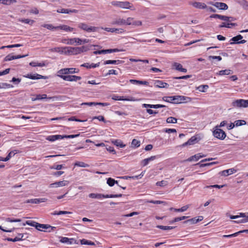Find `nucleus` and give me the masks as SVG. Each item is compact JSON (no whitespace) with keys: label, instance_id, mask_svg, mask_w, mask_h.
Listing matches in <instances>:
<instances>
[{"label":"nucleus","instance_id":"f704fd0d","mask_svg":"<svg viewBox=\"0 0 248 248\" xmlns=\"http://www.w3.org/2000/svg\"><path fill=\"white\" fill-rule=\"evenodd\" d=\"M199 159H200V156H198V154H197L196 155H192V156H190V157H189L187 159L185 160V161L191 162V161H194V160L197 161Z\"/></svg>","mask_w":248,"mask_h":248},{"label":"nucleus","instance_id":"bf43d9fd","mask_svg":"<svg viewBox=\"0 0 248 248\" xmlns=\"http://www.w3.org/2000/svg\"><path fill=\"white\" fill-rule=\"evenodd\" d=\"M13 86L7 83H0V89L12 87Z\"/></svg>","mask_w":248,"mask_h":248},{"label":"nucleus","instance_id":"5701e85b","mask_svg":"<svg viewBox=\"0 0 248 248\" xmlns=\"http://www.w3.org/2000/svg\"><path fill=\"white\" fill-rule=\"evenodd\" d=\"M46 201V199L45 198L42 199H33L28 200L26 202V203H39L42 202H45Z\"/></svg>","mask_w":248,"mask_h":248},{"label":"nucleus","instance_id":"13d9d810","mask_svg":"<svg viewBox=\"0 0 248 248\" xmlns=\"http://www.w3.org/2000/svg\"><path fill=\"white\" fill-rule=\"evenodd\" d=\"M133 20V17H128L124 19V25H131Z\"/></svg>","mask_w":248,"mask_h":248},{"label":"nucleus","instance_id":"4c0bfd02","mask_svg":"<svg viewBox=\"0 0 248 248\" xmlns=\"http://www.w3.org/2000/svg\"><path fill=\"white\" fill-rule=\"evenodd\" d=\"M121 50L117 49V48H114V49H103L102 52L103 54H107V53H110L112 52H119Z\"/></svg>","mask_w":248,"mask_h":248},{"label":"nucleus","instance_id":"ddd939ff","mask_svg":"<svg viewBox=\"0 0 248 248\" xmlns=\"http://www.w3.org/2000/svg\"><path fill=\"white\" fill-rule=\"evenodd\" d=\"M210 4L215 6L217 8L219 9V10H227L228 8V5L223 2H210L209 3Z\"/></svg>","mask_w":248,"mask_h":248},{"label":"nucleus","instance_id":"c85d7f7f","mask_svg":"<svg viewBox=\"0 0 248 248\" xmlns=\"http://www.w3.org/2000/svg\"><path fill=\"white\" fill-rule=\"evenodd\" d=\"M156 158V156H152L150 157L145 158L142 161L141 164L143 166H146L150 161H153Z\"/></svg>","mask_w":248,"mask_h":248},{"label":"nucleus","instance_id":"f257e3e1","mask_svg":"<svg viewBox=\"0 0 248 248\" xmlns=\"http://www.w3.org/2000/svg\"><path fill=\"white\" fill-rule=\"evenodd\" d=\"M90 42L89 39H81L79 38H74L68 39H64L62 41V42L67 45H73L76 43L77 45H80L83 44L88 43Z\"/></svg>","mask_w":248,"mask_h":248},{"label":"nucleus","instance_id":"8fccbe9b","mask_svg":"<svg viewBox=\"0 0 248 248\" xmlns=\"http://www.w3.org/2000/svg\"><path fill=\"white\" fill-rule=\"evenodd\" d=\"M157 228L163 230H171L174 229L175 226H164L162 225H157L156 226Z\"/></svg>","mask_w":248,"mask_h":248},{"label":"nucleus","instance_id":"e433bc0d","mask_svg":"<svg viewBox=\"0 0 248 248\" xmlns=\"http://www.w3.org/2000/svg\"><path fill=\"white\" fill-rule=\"evenodd\" d=\"M107 184L109 186H112L114 185V184L118 185V182L117 181L115 180L114 179L111 178H108L107 179Z\"/></svg>","mask_w":248,"mask_h":248},{"label":"nucleus","instance_id":"a18cd8bd","mask_svg":"<svg viewBox=\"0 0 248 248\" xmlns=\"http://www.w3.org/2000/svg\"><path fill=\"white\" fill-rule=\"evenodd\" d=\"M80 243L82 245H95L94 242H92L91 241L86 240L85 239H83L81 240Z\"/></svg>","mask_w":248,"mask_h":248},{"label":"nucleus","instance_id":"37998d69","mask_svg":"<svg viewBox=\"0 0 248 248\" xmlns=\"http://www.w3.org/2000/svg\"><path fill=\"white\" fill-rule=\"evenodd\" d=\"M235 23H226L225 22H222L221 23V24H220L219 26V27L220 28H231V26H235Z\"/></svg>","mask_w":248,"mask_h":248},{"label":"nucleus","instance_id":"bb28decb","mask_svg":"<svg viewBox=\"0 0 248 248\" xmlns=\"http://www.w3.org/2000/svg\"><path fill=\"white\" fill-rule=\"evenodd\" d=\"M129 82L134 84H140V85H148V82L146 81H141V80H138L136 79H130L129 80Z\"/></svg>","mask_w":248,"mask_h":248},{"label":"nucleus","instance_id":"e2e57ef3","mask_svg":"<svg viewBox=\"0 0 248 248\" xmlns=\"http://www.w3.org/2000/svg\"><path fill=\"white\" fill-rule=\"evenodd\" d=\"M15 56H13L12 54H9L5 57L4 61H10L15 60Z\"/></svg>","mask_w":248,"mask_h":248},{"label":"nucleus","instance_id":"423d86ee","mask_svg":"<svg viewBox=\"0 0 248 248\" xmlns=\"http://www.w3.org/2000/svg\"><path fill=\"white\" fill-rule=\"evenodd\" d=\"M232 106L234 108H247L248 107V100L242 99L235 100L232 102Z\"/></svg>","mask_w":248,"mask_h":248},{"label":"nucleus","instance_id":"49530a36","mask_svg":"<svg viewBox=\"0 0 248 248\" xmlns=\"http://www.w3.org/2000/svg\"><path fill=\"white\" fill-rule=\"evenodd\" d=\"M177 119L173 117H168L166 120V122L168 124H176L177 123Z\"/></svg>","mask_w":248,"mask_h":248},{"label":"nucleus","instance_id":"9b49d317","mask_svg":"<svg viewBox=\"0 0 248 248\" xmlns=\"http://www.w3.org/2000/svg\"><path fill=\"white\" fill-rule=\"evenodd\" d=\"M243 38V37L241 35H240V34L237 35L236 36L232 37L230 41H232V42H231L230 44L232 45V44H244L246 42V40H242Z\"/></svg>","mask_w":248,"mask_h":248},{"label":"nucleus","instance_id":"c756f323","mask_svg":"<svg viewBox=\"0 0 248 248\" xmlns=\"http://www.w3.org/2000/svg\"><path fill=\"white\" fill-rule=\"evenodd\" d=\"M189 205H186L185 206L182 207L181 208H179V209L170 208V210H174L175 212H184V211H186V210H187V209L189 208Z\"/></svg>","mask_w":248,"mask_h":248},{"label":"nucleus","instance_id":"0eeeda50","mask_svg":"<svg viewBox=\"0 0 248 248\" xmlns=\"http://www.w3.org/2000/svg\"><path fill=\"white\" fill-rule=\"evenodd\" d=\"M174 104H180L190 102L191 98L183 95L174 96Z\"/></svg>","mask_w":248,"mask_h":248},{"label":"nucleus","instance_id":"b1692460","mask_svg":"<svg viewBox=\"0 0 248 248\" xmlns=\"http://www.w3.org/2000/svg\"><path fill=\"white\" fill-rule=\"evenodd\" d=\"M143 108H164L166 106L163 105H160V104H156V105H151V104H143L142 105Z\"/></svg>","mask_w":248,"mask_h":248},{"label":"nucleus","instance_id":"1a4fd4ad","mask_svg":"<svg viewBox=\"0 0 248 248\" xmlns=\"http://www.w3.org/2000/svg\"><path fill=\"white\" fill-rule=\"evenodd\" d=\"M65 49L66 55H77L79 54L78 47L65 46L63 48Z\"/></svg>","mask_w":248,"mask_h":248},{"label":"nucleus","instance_id":"f3484780","mask_svg":"<svg viewBox=\"0 0 248 248\" xmlns=\"http://www.w3.org/2000/svg\"><path fill=\"white\" fill-rule=\"evenodd\" d=\"M57 12L58 13L62 14H71V13H78V11L76 9H64V8H61L57 10Z\"/></svg>","mask_w":248,"mask_h":248},{"label":"nucleus","instance_id":"774afa93","mask_svg":"<svg viewBox=\"0 0 248 248\" xmlns=\"http://www.w3.org/2000/svg\"><path fill=\"white\" fill-rule=\"evenodd\" d=\"M64 47H54L50 49L51 52H60L61 49H63Z\"/></svg>","mask_w":248,"mask_h":248},{"label":"nucleus","instance_id":"79ce46f5","mask_svg":"<svg viewBox=\"0 0 248 248\" xmlns=\"http://www.w3.org/2000/svg\"><path fill=\"white\" fill-rule=\"evenodd\" d=\"M174 96H164L163 97V100L164 101L174 103Z\"/></svg>","mask_w":248,"mask_h":248},{"label":"nucleus","instance_id":"aec40b11","mask_svg":"<svg viewBox=\"0 0 248 248\" xmlns=\"http://www.w3.org/2000/svg\"><path fill=\"white\" fill-rule=\"evenodd\" d=\"M236 171V170H235L234 168H231L230 169L224 170L223 171H221L219 172V173L222 175L224 176H228L229 175H231L232 174H233V173L235 172Z\"/></svg>","mask_w":248,"mask_h":248},{"label":"nucleus","instance_id":"0e129e2a","mask_svg":"<svg viewBox=\"0 0 248 248\" xmlns=\"http://www.w3.org/2000/svg\"><path fill=\"white\" fill-rule=\"evenodd\" d=\"M142 25V22L140 20H134L133 19L131 25L134 26H140Z\"/></svg>","mask_w":248,"mask_h":248},{"label":"nucleus","instance_id":"a878e982","mask_svg":"<svg viewBox=\"0 0 248 248\" xmlns=\"http://www.w3.org/2000/svg\"><path fill=\"white\" fill-rule=\"evenodd\" d=\"M232 73V71L230 69H225L219 71L217 73L216 75L218 76L229 75Z\"/></svg>","mask_w":248,"mask_h":248},{"label":"nucleus","instance_id":"603ef678","mask_svg":"<svg viewBox=\"0 0 248 248\" xmlns=\"http://www.w3.org/2000/svg\"><path fill=\"white\" fill-rule=\"evenodd\" d=\"M78 50L79 54L83 52L87 51L88 50H89V48L88 46H82L81 47H78Z\"/></svg>","mask_w":248,"mask_h":248},{"label":"nucleus","instance_id":"052dcab7","mask_svg":"<svg viewBox=\"0 0 248 248\" xmlns=\"http://www.w3.org/2000/svg\"><path fill=\"white\" fill-rule=\"evenodd\" d=\"M5 220L7 222H18L21 221V220L20 219H14L10 217L6 218Z\"/></svg>","mask_w":248,"mask_h":248},{"label":"nucleus","instance_id":"cd10ccee","mask_svg":"<svg viewBox=\"0 0 248 248\" xmlns=\"http://www.w3.org/2000/svg\"><path fill=\"white\" fill-rule=\"evenodd\" d=\"M57 28H59L58 29H61L66 31H72L74 30L73 28L70 27L67 25H62L57 26Z\"/></svg>","mask_w":248,"mask_h":248},{"label":"nucleus","instance_id":"9d476101","mask_svg":"<svg viewBox=\"0 0 248 248\" xmlns=\"http://www.w3.org/2000/svg\"><path fill=\"white\" fill-rule=\"evenodd\" d=\"M58 76L62 78L64 80L69 81H77L78 80H80L81 79V77L77 76L75 75L72 76H65V75H58Z\"/></svg>","mask_w":248,"mask_h":248},{"label":"nucleus","instance_id":"6e6d98bb","mask_svg":"<svg viewBox=\"0 0 248 248\" xmlns=\"http://www.w3.org/2000/svg\"><path fill=\"white\" fill-rule=\"evenodd\" d=\"M235 125L239 126L246 124V122L245 120H236L234 122Z\"/></svg>","mask_w":248,"mask_h":248},{"label":"nucleus","instance_id":"dca6fc26","mask_svg":"<svg viewBox=\"0 0 248 248\" xmlns=\"http://www.w3.org/2000/svg\"><path fill=\"white\" fill-rule=\"evenodd\" d=\"M111 24L113 25H117L119 26H124V19L121 17H117L114 19Z\"/></svg>","mask_w":248,"mask_h":248},{"label":"nucleus","instance_id":"412c9836","mask_svg":"<svg viewBox=\"0 0 248 248\" xmlns=\"http://www.w3.org/2000/svg\"><path fill=\"white\" fill-rule=\"evenodd\" d=\"M155 85L157 88H168L169 87V85L168 83L161 80H156Z\"/></svg>","mask_w":248,"mask_h":248},{"label":"nucleus","instance_id":"393cba45","mask_svg":"<svg viewBox=\"0 0 248 248\" xmlns=\"http://www.w3.org/2000/svg\"><path fill=\"white\" fill-rule=\"evenodd\" d=\"M173 66L175 68V69L178 71L186 73L187 72V69L186 68H183L182 64L179 63L174 62L173 64Z\"/></svg>","mask_w":248,"mask_h":248},{"label":"nucleus","instance_id":"f8f14e48","mask_svg":"<svg viewBox=\"0 0 248 248\" xmlns=\"http://www.w3.org/2000/svg\"><path fill=\"white\" fill-rule=\"evenodd\" d=\"M36 229L39 231H43V229H50L48 231V232H50L54 231L56 229L55 227L51 226L48 224H42L38 223L37 226H36Z\"/></svg>","mask_w":248,"mask_h":248},{"label":"nucleus","instance_id":"473e14b6","mask_svg":"<svg viewBox=\"0 0 248 248\" xmlns=\"http://www.w3.org/2000/svg\"><path fill=\"white\" fill-rule=\"evenodd\" d=\"M73 240V239H69L67 237H61L60 239V242L62 243H65L67 244H71L72 241Z\"/></svg>","mask_w":248,"mask_h":248},{"label":"nucleus","instance_id":"f03ea898","mask_svg":"<svg viewBox=\"0 0 248 248\" xmlns=\"http://www.w3.org/2000/svg\"><path fill=\"white\" fill-rule=\"evenodd\" d=\"M122 194H103L100 193H91L89 195V197L91 198L100 199L101 198H119L122 197Z\"/></svg>","mask_w":248,"mask_h":248},{"label":"nucleus","instance_id":"3c124183","mask_svg":"<svg viewBox=\"0 0 248 248\" xmlns=\"http://www.w3.org/2000/svg\"><path fill=\"white\" fill-rule=\"evenodd\" d=\"M75 166L83 168H86L89 167V165L88 164L85 163L83 162H77L75 163Z\"/></svg>","mask_w":248,"mask_h":248},{"label":"nucleus","instance_id":"2eb2a0df","mask_svg":"<svg viewBox=\"0 0 248 248\" xmlns=\"http://www.w3.org/2000/svg\"><path fill=\"white\" fill-rule=\"evenodd\" d=\"M198 140L196 136H192V137H191V138H190L187 141L183 143L181 145V146L185 147L187 145H193V144L196 143L197 142H198Z\"/></svg>","mask_w":248,"mask_h":248},{"label":"nucleus","instance_id":"338daca9","mask_svg":"<svg viewBox=\"0 0 248 248\" xmlns=\"http://www.w3.org/2000/svg\"><path fill=\"white\" fill-rule=\"evenodd\" d=\"M167 184V183L166 181H159V182H157L156 183V185L157 186H166Z\"/></svg>","mask_w":248,"mask_h":248},{"label":"nucleus","instance_id":"680f3d73","mask_svg":"<svg viewBox=\"0 0 248 248\" xmlns=\"http://www.w3.org/2000/svg\"><path fill=\"white\" fill-rule=\"evenodd\" d=\"M68 120L69 121H76V122H83L86 121V120H81L78 119L76 118L75 116H72L71 117H70L68 119Z\"/></svg>","mask_w":248,"mask_h":248},{"label":"nucleus","instance_id":"58836bf2","mask_svg":"<svg viewBox=\"0 0 248 248\" xmlns=\"http://www.w3.org/2000/svg\"><path fill=\"white\" fill-rule=\"evenodd\" d=\"M244 7H248V3L246 0H234Z\"/></svg>","mask_w":248,"mask_h":248},{"label":"nucleus","instance_id":"864d4df0","mask_svg":"<svg viewBox=\"0 0 248 248\" xmlns=\"http://www.w3.org/2000/svg\"><path fill=\"white\" fill-rule=\"evenodd\" d=\"M209 88V86L207 85H202L199 86L197 88V90H198L200 92H205V90H207Z\"/></svg>","mask_w":248,"mask_h":248},{"label":"nucleus","instance_id":"4468645a","mask_svg":"<svg viewBox=\"0 0 248 248\" xmlns=\"http://www.w3.org/2000/svg\"><path fill=\"white\" fill-rule=\"evenodd\" d=\"M69 184V182L66 180L57 182L50 184L49 187H58L60 186H67Z\"/></svg>","mask_w":248,"mask_h":248},{"label":"nucleus","instance_id":"a19ab883","mask_svg":"<svg viewBox=\"0 0 248 248\" xmlns=\"http://www.w3.org/2000/svg\"><path fill=\"white\" fill-rule=\"evenodd\" d=\"M112 99L114 100H126V101H129L130 99L124 98L123 96H119L116 95H113L111 97Z\"/></svg>","mask_w":248,"mask_h":248},{"label":"nucleus","instance_id":"c03bdc74","mask_svg":"<svg viewBox=\"0 0 248 248\" xmlns=\"http://www.w3.org/2000/svg\"><path fill=\"white\" fill-rule=\"evenodd\" d=\"M18 21L22 23L29 24L30 25H32L34 22V21L33 20L29 19H19Z\"/></svg>","mask_w":248,"mask_h":248},{"label":"nucleus","instance_id":"39448f33","mask_svg":"<svg viewBox=\"0 0 248 248\" xmlns=\"http://www.w3.org/2000/svg\"><path fill=\"white\" fill-rule=\"evenodd\" d=\"M213 134L215 138L221 140H224L226 137L225 132L223 130L218 128V126H215Z\"/></svg>","mask_w":248,"mask_h":248},{"label":"nucleus","instance_id":"c9c22d12","mask_svg":"<svg viewBox=\"0 0 248 248\" xmlns=\"http://www.w3.org/2000/svg\"><path fill=\"white\" fill-rule=\"evenodd\" d=\"M42 26L44 28H46L48 30H57L59 28H57V26L55 27L53 26L52 24H45L42 25Z\"/></svg>","mask_w":248,"mask_h":248},{"label":"nucleus","instance_id":"7c9ffc66","mask_svg":"<svg viewBox=\"0 0 248 248\" xmlns=\"http://www.w3.org/2000/svg\"><path fill=\"white\" fill-rule=\"evenodd\" d=\"M15 155L13 151L10 152L5 158L0 156V161H7Z\"/></svg>","mask_w":248,"mask_h":248},{"label":"nucleus","instance_id":"7ed1b4c3","mask_svg":"<svg viewBox=\"0 0 248 248\" xmlns=\"http://www.w3.org/2000/svg\"><path fill=\"white\" fill-rule=\"evenodd\" d=\"M78 27L88 32L98 31L100 29L99 27H97L90 26L85 23H78Z\"/></svg>","mask_w":248,"mask_h":248},{"label":"nucleus","instance_id":"ea45409f","mask_svg":"<svg viewBox=\"0 0 248 248\" xmlns=\"http://www.w3.org/2000/svg\"><path fill=\"white\" fill-rule=\"evenodd\" d=\"M30 65L32 67H43L45 65V64L44 62H31L30 63Z\"/></svg>","mask_w":248,"mask_h":248},{"label":"nucleus","instance_id":"09e8293b","mask_svg":"<svg viewBox=\"0 0 248 248\" xmlns=\"http://www.w3.org/2000/svg\"><path fill=\"white\" fill-rule=\"evenodd\" d=\"M26 224H28L31 226L34 227L36 228V226L38 225V223L33 221L28 220L25 223H23V225L25 226Z\"/></svg>","mask_w":248,"mask_h":248},{"label":"nucleus","instance_id":"72a5a7b5","mask_svg":"<svg viewBox=\"0 0 248 248\" xmlns=\"http://www.w3.org/2000/svg\"><path fill=\"white\" fill-rule=\"evenodd\" d=\"M209 17L210 18H218L220 20H224V19H225L227 18L225 17V16H223L221 15L218 14H213L211 15Z\"/></svg>","mask_w":248,"mask_h":248},{"label":"nucleus","instance_id":"de8ad7c7","mask_svg":"<svg viewBox=\"0 0 248 248\" xmlns=\"http://www.w3.org/2000/svg\"><path fill=\"white\" fill-rule=\"evenodd\" d=\"M140 141L136 139H133L131 142V145L133 147L138 148L140 146Z\"/></svg>","mask_w":248,"mask_h":248},{"label":"nucleus","instance_id":"6e6552de","mask_svg":"<svg viewBox=\"0 0 248 248\" xmlns=\"http://www.w3.org/2000/svg\"><path fill=\"white\" fill-rule=\"evenodd\" d=\"M78 72L79 70L75 68H66L60 70L58 72V73L59 74L58 75H63L68 74L77 73Z\"/></svg>","mask_w":248,"mask_h":248},{"label":"nucleus","instance_id":"a211bd4d","mask_svg":"<svg viewBox=\"0 0 248 248\" xmlns=\"http://www.w3.org/2000/svg\"><path fill=\"white\" fill-rule=\"evenodd\" d=\"M25 77L31 79H46L47 78V77L43 76L38 74H28L27 76H25Z\"/></svg>","mask_w":248,"mask_h":248},{"label":"nucleus","instance_id":"5fc2aeb1","mask_svg":"<svg viewBox=\"0 0 248 248\" xmlns=\"http://www.w3.org/2000/svg\"><path fill=\"white\" fill-rule=\"evenodd\" d=\"M1 3L5 5H10L12 3H16V0H1Z\"/></svg>","mask_w":248,"mask_h":248},{"label":"nucleus","instance_id":"20e7f679","mask_svg":"<svg viewBox=\"0 0 248 248\" xmlns=\"http://www.w3.org/2000/svg\"><path fill=\"white\" fill-rule=\"evenodd\" d=\"M111 3L114 6L124 9H130L132 7V4L129 1H113Z\"/></svg>","mask_w":248,"mask_h":248},{"label":"nucleus","instance_id":"4d7b16f0","mask_svg":"<svg viewBox=\"0 0 248 248\" xmlns=\"http://www.w3.org/2000/svg\"><path fill=\"white\" fill-rule=\"evenodd\" d=\"M188 222H190L191 224H195L198 222V219H197L196 217H193L191 219L187 220L184 222V223H187Z\"/></svg>","mask_w":248,"mask_h":248},{"label":"nucleus","instance_id":"69168bd1","mask_svg":"<svg viewBox=\"0 0 248 248\" xmlns=\"http://www.w3.org/2000/svg\"><path fill=\"white\" fill-rule=\"evenodd\" d=\"M63 167L62 165H54L53 166L50 167L51 169H54L56 170H60Z\"/></svg>","mask_w":248,"mask_h":248},{"label":"nucleus","instance_id":"2f4dec72","mask_svg":"<svg viewBox=\"0 0 248 248\" xmlns=\"http://www.w3.org/2000/svg\"><path fill=\"white\" fill-rule=\"evenodd\" d=\"M112 142L116 146H119L121 148H124L125 146L121 140H115L112 141Z\"/></svg>","mask_w":248,"mask_h":248},{"label":"nucleus","instance_id":"6ab92c4d","mask_svg":"<svg viewBox=\"0 0 248 248\" xmlns=\"http://www.w3.org/2000/svg\"><path fill=\"white\" fill-rule=\"evenodd\" d=\"M189 4L198 9H204L207 7V6L205 3L200 2H189Z\"/></svg>","mask_w":248,"mask_h":248},{"label":"nucleus","instance_id":"4be33fe9","mask_svg":"<svg viewBox=\"0 0 248 248\" xmlns=\"http://www.w3.org/2000/svg\"><path fill=\"white\" fill-rule=\"evenodd\" d=\"M24 236V234L23 233H19L18 234V236L14 238H7L6 240H7L8 241H11V242H16L19 241L20 240H22L25 239V238H23Z\"/></svg>","mask_w":248,"mask_h":248}]
</instances>
